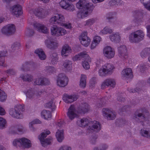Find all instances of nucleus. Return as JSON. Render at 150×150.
Returning a JSON list of instances; mask_svg holds the SVG:
<instances>
[{
  "mask_svg": "<svg viewBox=\"0 0 150 150\" xmlns=\"http://www.w3.org/2000/svg\"><path fill=\"white\" fill-rule=\"evenodd\" d=\"M76 8L82 9L79 11L77 16L79 18H84L90 15L92 12L94 6L88 0H79L76 4Z\"/></svg>",
  "mask_w": 150,
  "mask_h": 150,
  "instance_id": "nucleus-1",
  "label": "nucleus"
},
{
  "mask_svg": "<svg viewBox=\"0 0 150 150\" xmlns=\"http://www.w3.org/2000/svg\"><path fill=\"white\" fill-rule=\"evenodd\" d=\"M77 123L79 126L86 127L87 131L88 133L93 131L98 132L101 129L99 123L98 122L96 121L89 122V120L86 118L81 119L78 121Z\"/></svg>",
  "mask_w": 150,
  "mask_h": 150,
  "instance_id": "nucleus-2",
  "label": "nucleus"
},
{
  "mask_svg": "<svg viewBox=\"0 0 150 150\" xmlns=\"http://www.w3.org/2000/svg\"><path fill=\"white\" fill-rule=\"evenodd\" d=\"M24 110V106L20 104L15 105L13 108L10 109L9 111V115L12 117L19 119L22 116V113Z\"/></svg>",
  "mask_w": 150,
  "mask_h": 150,
  "instance_id": "nucleus-3",
  "label": "nucleus"
},
{
  "mask_svg": "<svg viewBox=\"0 0 150 150\" xmlns=\"http://www.w3.org/2000/svg\"><path fill=\"white\" fill-rule=\"evenodd\" d=\"M89 106L87 104H86L84 108H83L81 111H76L75 107L74 105H71L68 110L67 115L69 118L72 120L75 117H77L79 113L87 112L89 110Z\"/></svg>",
  "mask_w": 150,
  "mask_h": 150,
  "instance_id": "nucleus-4",
  "label": "nucleus"
},
{
  "mask_svg": "<svg viewBox=\"0 0 150 150\" xmlns=\"http://www.w3.org/2000/svg\"><path fill=\"white\" fill-rule=\"evenodd\" d=\"M115 69L114 66L110 63H107L100 68L98 71L99 75L101 77H104L106 75L111 74Z\"/></svg>",
  "mask_w": 150,
  "mask_h": 150,
  "instance_id": "nucleus-5",
  "label": "nucleus"
},
{
  "mask_svg": "<svg viewBox=\"0 0 150 150\" xmlns=\"http://www.w3.org/2000/svg\"><path fill=\"white\" fill-rule=\"evenodd\" d=\"M144 36V33L141 30H138L131 33L129 37V41L132 43L138 42L142 40Z\"/></svg>",
  "mask_w": 150,
  "mask_h": 150,
  "instance_id": "nucleus-6",
  "label": "nucleus"
},
{
  "mask_svg": "<svg viewBox=\"0 0 150 150\" xmlns=\"http://www.w3.org/2000/svg\"><path fill=\"white\" fill-rule=\"evenodd\" d=\"M149 113L144 111L139 110L138 112L135 113L134 119L137 122H142L145 123H148L149 122Z\"/></svg>",
  "mask_w": 150,
  "mask_h": 150,
  "instance_id": "nucleus-7",
  "label": "nucleus"
},
{
  "mask_svg": "<svg viewBox=\"0 0 150 150\" xmlns=\"http://www.w3.org/2000/svg\"><path fill=\"white\" fill-rule=\"evenodd\" d=\"M50 133V131L48 130H45L38 136V138L40 140L42 146L44 147L50 144L52 138L50 137L44 139L47 135Z\"/></svg>",
  "mask_w": 150,
  "mask_h": 150,
  "instance_id": "nucleus-8",
  "label": "nucleus"
},
{
  "mask_svg": "<svg viewBox=\"0 0 150 150\" xmlns=\"http://www.w3.org/2000/svg\"><path fill=\"white\" fill-rule=\"evenodd\" d=\"M50 33L54 36L59 37L64 35L67 33V30L62 27L53 25L50 28Z\"/></svg>",
  "mask_w": 150,
  "mask_h": 150,
  "instance_id": "nucleus-9",
  "label": "nucleus"
},
{
  "mask_svg": "<svg viewBox=\"0 0 150 150\" xmlns=\"http://www.w3.org/2000/svg\"><path fill=\"white\" fill-rule=\"evenodd\" d=\"M15 31V26L13 24H8L3 27L1 30V33L6 35H11Z\"/></svg>",
  "mask_w": 150,
  "mask_h": 150,
  "instance_id": "nucleus-10",
  "label": "nucleus"
},
{
  "mask_svg": "<svg viewBox=\"0 0 150 150\" xmlns=\"http://www.w3.org/2000/svg\"><path fill=\"white\" fill-rule=\"evenodd\" d=\"M62 122H60L57 124V129L56 132L55 137L57 141L62 142L64 138L63 129L62 128Z\"/></svg>",
  "mask_w": 150,
  "mask_h": 150,
  "instance_id": "nucleus-11",
  "label": "nucleus"
},
{
  "mask_svg": "<svg viewBox=\"0 0 150 150\" xmlns=\"http://www.w3.org/2000/svg\"><path fill=\"white\" fill-rule=\"evenodd\" d=\"M86 31L82 32L79 37V40L82 45L85 47H88L91 42V38L88 36Z\"/></svg>",
  "mask_w": 150,
  "mask_h": 150,
  "instance_id": "nucleus-12",
  "label": "nucleus"
},
{
  "mask_svg": "<svg viewBox=\"0 0 150 150\" xmlns=\"http://www.w3.org/2000/svg\"><path fill=\"white\" fill-rule=\"evenodd\" d=\"M68 79L64 74H60L58 76L57 80V85L60 87H64L68 83Z\"/></svg>",
  "mask_w": 150,
  "mask_h": 150,
  "instance_id": "nucleus-13",
  "label": "nucleus"
},
{
  "mask_svg": "<svg viewBox=\"0 0 150 150\" xmlns=\"http://www.w3.org/2000/svg\"><path fill=\"white\" fill-rule=\"evenodd\" d=\"M64 16L61 14H54L50 18L49 23L51 24L57 23L60 25L62 22L64 20Z\"/></svg>",
  "mask_w": 150,
  "mask_h": 150,
  "instance_id": "nucleus-14",
  "label": "nucleus"
},
{
  "mask_svg": "<svg viewBox=\"0 0 150 150\" xmlns=\"http://www.w3.org/2000/svg\"><path fill=\"white\" fill-rule=\"evenodd\" d=\"M103 54L107 59H111L114 57L115 52L114 49L111 47L107 46L104 48Z\"/></svg>",
  "mask_w": 150,
  "mask_h": 150,
  "instance_id": "nucleus-15",
  "label": "nucleus"
},
{
  "mask_svg": "<svg viewBox=\"0 0 150 150\" xmlns=\"http://www.w3.org/2000/svg\"><path fill=\"white\" fill-rule=\"evenodd\" d=\"M35 29L38 32L44 34H47L49 33L48 28L45 25L36 23L33 25Z\"/></svg>",
  "mask_w": 150,
  "mask_h": 150,
  "instance_id": "nucleus-16",
  "label": "nucleus"
},
{
  "mask_svg": "<svg viewBox=\"0 0 150 150\" xmlns=\"http://www.w3.org/2000/svg\"><path fill=\"white\" fill-rule=\"evenodd\" d=\"M59 6L62 8L69 11H73L75 8L74 5L65 0H61L59 3Z\"/></svg>",
  "mask_w": 150,
  "mask_h": 150,
  "instance_id": "nucleus-17",
  "label": "nucleus"
},
{
  "mask_svg": "<svg viewBox=\"0 0 150 150\" xmlns=\"http://www.w3.org/2000/svg\"><path fill=\"white\" fill-rule=\"evenodd\" d=\"M10 11L12 14L16 16L22 13V7L19 5H15L12 6L10 8Z\"/></svg>",
  "mask_w": 150,
  "mask_h": 150,
  "instance_id": "nucleus-18",
  "label": "nucleus"
},
{
  "mask_svg": "<svg viewBox=\"0 0 150 150\" xmlns=\"http://www.w3.org/2000/svg\"><path fill=\"white\" fill-rule=\"evenodd\" d=\"M79 98V96L76 94L68 95L65 94L64 95L63 99L66 103H71L76 100Z\"/></svg>",
  "mask_w": 150,
  "mask_h": 150,
  "instance_id": "nucleus-19",
  "label": "nucleus"
},
{
  "mask_svg": "<svg viewBox=\"0 0 150 150\" xmlns=\"http://www.w3.org/2000/svg\"><path fill=\"white\" fill-rule=\"evenodd\" d=\"M103 113L104 117L109 120H113L115 118L116 116L114 112L108 108L103 109Z\"/></svg>",
  "mask_w": 150,
  "mask_h": 150,
  "instance_id": "nucleus-20",
  "label": "nucleus"
},
{
  "mask_svg": "<svg viewBox=\"0 0 150 150\" xmlns=\"http://www.w3.org/2000/svg\"><path fill=\"white\" fill-rule=\"evenodd\" d=\"M71 52V48L68 45H64L61 50V55L63 57H65L69 56Z\"/></svg>",
  "mask_w": 150,
  "mask_h": 150,
  "instance_id": "nucleus-21",
  "label": "nucleus"
},
{
  "mask_svg": "<svg viewBox=\"0 0 150 150\" xmlns=\"http://www.w3.org/2000/svg\"><path fill=\"white\" fill-rule=\"evenodd\" d=\"M119 56L125 58L127 57V52L126 47L125 45H122L117 48Z\"/></svg>",
  "mask_w": 150,
  "mask_h": 150,
  "instance_id": "nucleus-22",
  "label": "nucleus"
},
{
  "mask_svg": "<svg viewBox=\"0 0 150 150\" xmlns=\"http://www.w3.org/2000/svg\"><path fill=\"white\" fill-rule=\"evenodd\" d=\"M46 46L48 48L51 49L58 46L57 41L54 40L51 38H48L45 42Z\"/></svg>",
  "mask_w": 150,
  "mask_h": 150,
  "instance_id": "nucleus-23",
  "label": "nucleus"
},
{
  "mask_svg": "<svg viewBox=\"0 0 150 150\" xmlns=\"http://www.w3.org/2000/svg\"><path fill=\"white\" fill-rule=\"evenodd\" d=\"M116 83L115 80L113 79H105L102 83L101 87L102 88H105L106 86H110L114 87Z\"/></svg>",
  "mask_w": 150,
  "mask_h": 150,
  "instance_id": "nucleus-24",
  "label": "nucleus"
},
{
  "mask_svg": "<svg viewBox=\"0 0 150 150\" xmlns=\"http://www.w3.org/2000/svg\"><path fill=\"white\" fill-rule=\"evenodd\" d=\"M122 77L123 79H125L132 76V69L130 68H126L124 69L122 72Z\"/></svg>",
  "mask_w": 150,
  "mask_h": 150,
  "instance_id": "nucleus-25",
  "label": "nucleus"
},
{
  "mask_svg": "<svg viewBox=\"0 0 150 150\" xmlns=\"http://www.w3.org/2000/svg\"><path fill=\"white\" fill-rule=\"evenodd\" d=\"M20 139L21 147L29 148L31 146V142L28 139L25 137H22Z\"/></svg>",
  "mask_w": 150,
  "mask_h": 150,
  "instance_id": "nucleus-26",
  "label": "nucleus"
},
{
  "mask_svg": "<svg viewBox=\"0 0 150 150\" xmlns=\"http://www.w3.org/2000/svg\"><path fill=\"white\" fill-rule=\"evenodd\" d=\"M110 40L116 42H119L120 40V36L118 33H113L109 36Z\"/></svg>",
  "mask_w": 150,
  "mask_h": 150,
  "instance_id": "nucleus-27",
  "label": "nucleus"
},
{
  "mask_svg": "<svg viewBox=\"0 0 150 150\" xmlns=\"http://www.w3.org/2000/svg\"><path fill=\"white\" fill-rule=\"evenodd\" d=\"M34 13L36 16L40 18H44L49 15V12L45 11V12H42V10L40 9L36 11Z\"/></svg>",
  "mask_w": 150,
  "mask_h": 150,
  "instance_id": "nucleus-28",
  "label": "nucleus"
},
{
  "mask_svg": "<svg viewBox=\"0 0 150 150\" xmlns=\"http://www.w3.org/2000/svg\"><path fill=\"white\" fill-rule=\"evenodd\" d=\"M140 133L141 136L148 138H150V130L143 128L141 129Z\"/></svg>",
  "mask_w": 150,
  "mask_h": 150,
  "instance_id": "nucleus-29",
  "label": "nucleus"
},
{
  "mask_svg": "<svg viewBox=\"0 0 150 150\" xmlns=\"http://www.w3.org/2000/svg\"><path fill=\"white\" fill-rule=\"evenodd\" d=\"M113 31L109 26H106L100 32L99 34L101 35H106L111 33Z\"/></svg>",
  "mask_w": 150,
  "mask_h": 150,
  "instance_id": "nucleus-30",
  "label": "nucleus"
},
{
  "mask_svg": "<svg viewBox=\"0 0 150 150\" xmlns=\"http://www.w3.org/2000/svg\"><path fill=\"white\" fill-rule=\"evenodd\" d=\"M41 117L45 119L48 120L51 117V112L46 110H43L41 112Z\"/></svg>",
  "mask_w": 150,
  "mask_h": 150,
  "instance_id": "nucleus-31",
  "label": "nucleus"
},
{
  "mask_svg": "<svg viewBox=\"0 0 150 150\" xmlns=\"http://www.w3.org/2000/svg\"><path fill=\"white\" fill-rule=\"evenodd\" d=\"M87 77L86 75L81 74V75L79 86L81 88H84L86 87Z\"/></svg>",
  "mask_w": 150,
  "mask_h": 150,
  "instance_id": "nucleus-32",
  "label": "nucleus"
},
{
  "mask_svg": "<svg viewBox=\"0 0 150 150\" xmlns=\"http://www.w3.org/2000/svg\"><path fill=\"white\" fill-rule=\"evenodd\" d=\"M41 123V121L38 119H35L30 122L29 124V127L30 130L32 132L34 131L35 129L33 127V125L35 124H40Z\"/></svg>",
  "mask_w": 150,
  "mask_h": 150,
  "instance_id": "nucleus-33",
  "label": "nucleus"
},
{
  "mask_svg": "<svg viewBox=\"0 0 150 150\" xmlns=\"http://www.w3.org/2000/svg\"><path fill=\"white\" fill-rule=\"evenodd\" d=\"M35 53L38 55L40 58L41 60H44L46 56L44 52L41 49H38L35 51Z\"/></svg>",
  "mask_w": 150,
  "mask_h": 150,
  "instance_id": "nucleus-34",
  "label": "nucleus"
},
{
  "mask_svg": "<svg viewBox=\"0 0 150 150\" xmlns=\"http://www.w3.org/2000/svg\"><path fill=\"white\" fill-rule=\"evenodd\" d=\"M12 145L14 146L16 148L21 147L20 138L14 139L12 142Z\"/></svg>",
  "mask_w": 150,
  "mask_h": 150,
  "instance_id": "nucleus-35",
  "label": "nucleus"
},
{
  "mask_svg": "<svg viewBox=\"0 0 150 150\" xmlns=\"http://www.w3.org/2000/svg\"><path fill=\"white\" fill-rule=\"evenodd\" d=\"M80 54L81 58H83L85 59H87L88 61L89 62H91V59L88 54L87 52L85 51L83 52H80Z\"/></svg>",
  "mask_w": 150,
  "mask_h": 150,
  "instance_id": "nucleus-36",
  "label": "nucleus"
},
{
  "mask_svg": "<svg viewBox=\"0 0 150 150\" xmlns=\"http://www.w3.org/2000/svg\"><path fill=\"white\" fill-rule=\"evenodd\" d=\"M63 66L67 70H70L72 69V63L70 61H66L64 62Z\"/></svg>",
  "mask_w": 150,
  "mask_h": 150,
  "instance_id": "nucleus-37",
  "label": "nucleus"
},
{
  "mask_svg": "<svg viewBox=\"0 0 150 150\" xmlns=\"http://www.w3.org/2000/svg\"><path fill=\"white\" fill-rule=\"evenodd\" d=\"M91 62L88 61L86 59H85L81 62V65L84 69L88 70L90 68L89 62Z\"/></svg>",
  "mask_w": 150,
  "mask_h": 150,
  "instance_id": "nucleus-38",
  "label": "nucleus"
},
{
  "mask_svg": "<svg viewBox=\"0 0 150 150\" xmlns=\"http://www.w3.org/2000/svg\"><path fill=\"white\" fill-rule=\"evenodd\" d=\"M7 98V96L6 93L0 89V101L4 102L6 100Z\"/></svg>",
  "mask_w": 150,
  "mask_h": 150,
  "instance_id": "nucleus-39",
  "label": "nucleus"
},
{
  "mask_svg": "<svg viewBox=\"0 0 150 150\" xmlns=\"http://www.w3.org/2000/svg\"><path fill=\"white\" fill-rule=\"evenodd\" d=\"M21 77L24 81H27L28 82H31L33 79V76L30 75H26L25 76L23 75H21Z\"/></svg>",
  "mask_w": 150,
  "mask_h": 150,
  "instance_id": "nucleus-40",
  "label": "nucleus"
},
{
  "mask_svg": "<svg viewBox=\"0 0 150 150\" xmlns=\"http://www.w3.org/2000/svg\"><path fill=\"white\" fill-rule=\"evenodd\" d=\"M44 79L42 78L36 79L34 81V84L37 85H42L44 84Z\"/></svg>",
  "mask_w": 150,
  "mask_h": 150,
  "instance_id": "nucleus-41",
  "label": "nucleus"
},
{
  "mask_svg": "<svg viewBox=\"0 0 150 150\" xmlns=\"http://www.w3.org/2000/svg\"><path fill=\"white\" fill-rule=\"evenodd\" d=\"M60 25L68 29H71L72 28V26L71 24L69 23H65V18L64 17V20L62 22Z\"/></svg>",
  "mask_w": 150,
  "mask_h": 150,
  "instance_id": "nucleus-42",
  "label": "nucleus"
},
{
  "mask_svg": "<svg viewBox=\"0 0 150 150\" xmlns=\"http://www.w3.org/2000/svg\"><path fill=\"white\" fill-rule=\"evenodd\" d=\"M46 106L47 108L50 109L52 111L54 110L56 108L55 105L53 100H51L50 102L47 103L46 105Z\"/></svg>",
  "mask_w": 150,
  "mask_h": 150,
  "instance_id": "nucleus-43",
  "label": "nucleus"
},
{
  "mask_svg": "<svg viewBox=\"0 0 150 150\" xmlns=\"http://www.w3.org/2000/svg\"><path fill=\"white\" fill-rule=\"evenodd\" d=\"M145 7L148 10L150 11V0H140Z\"/></svg>",
  "mask_w": 150,
  "mask_h": 150,
  "instance_id": "nucleus-44",
  "label": "nucleus"
},
{
  "mask_svg": "<svg viewBox=\"0 0 150 150\" xmlns=\"http://www.w3.org/2000/svg\"><path fill=\"white\" fill-rule=\"evenodd\" d=\"M96 19L95 18L88 19L85 21V25L91 26L96 22Z\"/></svg>",
  "mask_w": 150,
  "mask_h": 150,
  "instance_id": "nucleus-45",
  "label": "nucleus"
},
{
  "mask_svg": "<svg viewBox=\"0 0 150 150\" xmlns=\"http://www.w3.org/2000/svg\"><path fill=\"white\" fill-rule=\"evenodd\" d=\"M6 121L5 119L0 117V129L4 128L6 125Z\"/></svg>",
  "mask_w": 150,
  "mask_h": 150,
  "instance_id": "nucleus-46",
  "label": "nucleus"
},
{
  "mask_svg": "<svg viewBox=\"0 0 150 150\" xmlns=\"http://www.w3.org/2000/svg\"><path fill=\"white\" fill-rule=\"evenodd\" d=\"M24 93L26 94L27 97L29 98H31L34 96V92L33 90L31 89L25 91Z\"/></svg>",
  "mask_w": 150,
  "mask_h": 150,
  "instance_id": "nucleus-47",
  "label": "nucleus"
},
{
  "mask_svg": "<svg viewBox=\"0 0 150 150\" xmlns=\"http://www.w3.org/2000/svg\"><path fill=\"white\" fill-rule=\"evenodd\" d=\"M101 38L100 36L96 35L93 37V41L98 45L101 41Z\"/></svg>",
  "mask_w": 150,
  "mask_h": 150,
  "instance_id": "nucleus-48",
  "label": "nucleus"
},
{
  "mask_svg": "<svg viewBox=\"0 0 150 150\" xmlns=\"http://www.w3.org/2000/svg\"><path fill=\"white\" fill-rule=\"evenodd\" d=\"M71 146L67 145H64L61 146L59 150H71Z\"/></svg>",
  "mask_w": 150,
  "mask_h": 150,
  "instance_id": "nucleus-49",
  "label": "nucleus"
},
{
  "mask_svg": "<svg viewBox=\"0 0 150 150\" xmlns=\"http://www.w3.org/2000/svg\"><path fill=\"white\" fill-rule=\"evenodd\" d=\"M17 131L21 133L25 131L24 127L21 125H20L17 127Z\"/></svg>",
  "mask_w": 150,
  "mask_h": 150,
  "instance_id": "nucleus-50",
  "label": "nucleus"
},
{
  "mask_svg": "<svg viewBox=\"0 0 150 150\" xmlns=\"http://www.w3.org/2000/svg\"><path fill=\"white\" fill-rule=\"evenodd\" d=\"M81 58L80 53L75 55L72 58V59L74 61L80 60Z\"/></svg>",
  "mask_w": 150,
  "mask_h": 150,
  "instance_id": "nucleus-51",
  "label": "nucleus"
},
{
  "mask_svg": "<svg viewBox=\"0 0 150 150\" xmlns=\"http://www.w3.org/2000/svg\"><path fill=\"white\" fill-rule=\"evenodd\" d=\"M145 68V65L143 64H141L137 67V69L138 71H142Z\"/></svg>",
  "mask_w": 150,
  "mask_h": 150,
  "instance_id": "nucleus-52",
  "label": "nucleus"
},
{
  "mask_svg": "<svg viewBox=\"0 0 150 150\" xmlns=\"http://www.w3.org/2000/svg\"><path fill=\"white\" fill-rule=\"evenodd\" d=\"M53 56L54 57V58L52 60V64H54L53 63L54 62V64H55L57 62V55L55 53L54 54Z\"/></svg>",
  "mask_w": 150,
  "mask_h": 150,
  "instance_id": "nucleus-53",
  "label": "nucleus"
},
{
  "mask_svg": "<svg viewBox=\"0 0 150 150\" xmlns=\"http://www.w3.org/2000/svg\"><path fill=\"white\" fill-rule=\"evenodd\" d=\"M98 45V44L94 42L93 41H92L90 46V48L91 49H95L97 46Z\"/></svg>",
  "mask_w": 150,
  "mask_h": 150,
  "instance_id": "nucleus-54",
  "label": "nucleus"
},
{
  "mask_svg": "<svg viewBox=\"0 0 150 150\" xmlns=\"http://www.w3.org/2000/svg\"><path fill=\"white\" fill-rule=\"evenodd\" d=\"M6 114L5 110L0 105V115H4Z\"/></svg>",
  "mask_w": 150,
  "mask_h": 150,
  "instance_id": "nucleus-55",
  "label": "nucleus"
},
{
  "mask_svg": "<svg viewBox=\"0 0 150 150\" xmlns=\"http://www.w3.org/2000/svg\"><path fill=\"white\" fill-rule=\"evenodd\" d=\"M96 83V79L95 78H93L90 81V86L91 87L92 86H93V85L95 84Z\"/></svg>",
  "mask_w": 150,
  "mask_h": 150,
  "instance_id": "nucleus-56",
  "label": "nucleus"
},
{
  "mask_svg": "<svg viewBox=\"0 0 150 150\" xmlns=\"http://www.w3.org/2000/svg\"><path fill=\"white\" fill-rule=\"evenodd\" d=\"M48 70L49 72H55L56 70L55 68L52 67H48Z\"/></svg>",
  "mask_w": 150,
  "mask_h": 150,
  "instance_id": "nucleus-57",
  "label": "nucleus"
},
{
  "mask_svg": "<svg viewBox=\"0 0 150 150\" xmlns=\"http://www.w3.org/2000/svg\"><path fill=\"white\" fill-rule=\"evenodd\" d=\"M0 66L3 67H5L6 66L5 60L4 58H1L0 59Z\"/></svg>",
  "mask_w": 150,
  "mask_h": 150,
  "instance_id": "nucleus-58",
  "label": "nucleus"
},
{
  "mask_svg": "<svg viewBox=\"0 0 150 150\" xmlns=\"http://www.w3.org/2000/svg\"><path fill=\"white\" fill-rule=\"evenodd\" d=\"M147 30V36L150 38V25L147 26L146 27Z\"/></svg>",
  "mask_w": 150,
  "mask_h": 150,
  "instance_id": "nucleus-59",
  "label": "nucleus"
},
{
  "mask_svg": "<svg viewBox=\"0 0 150 150\" xmlns=\"http://www.w3.org/2000/svg\"><path fill=\"white\" fill-rule=\"evenodd\" d=\"M108 147V145L106 144H103L100 146L101 150H105L107 149Z\"/></svg>",
  "mask_w": 150,
  "mask_h": 150,
  "instance_id": "nucleus-60",
  "label": "nucleus"
},
{
  "mask_svg": "<svg viewBox=\"0 0 150 150\" xmlns=\"http://www.w3.org/2000/svg\"><path fill=\"white\" fill-rule=\"evenodd\" d=\"M149 49L147 48L145 49L141 53V55L142 57H143L142 54L143 53H149Z\"/></svg>",
  "mask_w": 150,
  "mask_h": 150,
  "instance_id": "nucleus-61",
  "label": "nucleus"
},
{
  "mask_svg": "<svg viewBox=\"0 0 150 150\" xmlns=\"http://www.w3.org/2000/svg\"><path fill=\"white\" fill-rule=\"evenodd\" d=\"M14 71L12 69H9L7 71L6 73L12 75L14 73Z\"/></svg>",
  "mask_w": 150,
  "mask_h": 150,
  "instance_id": "nucleus-62",
  "label": "nucleus"
},
{
  "mask_svg": "<svg viewBox=\"0 0 150 150\" xmlns=\"http://www.w3.org/2000/svg\"><path fill=\"white\" fill-rule=\"evenodd\" d=\"M105 0H92V2L95 4L104 1Z\"/></svg>",
  "mask_w": 150,
  "mask_h": 150,
  "instance_id": "nucleus-63",
  "label": "nucleus"
},
{
  "mask_svg": "<svg viewBox=\"0 0 150 150\" xmlns=\"http://www.w3.org/2000/svg\"><path fill=\"white\" fill-rule=\"evenodd\" d=\"M0 150H6V149L3 146L0 144Z\"/></svg>",
  "mask_w": 150,
  "mask_h": 150,
  "instance_id": "nucleus-64",
  "label": "nucleus"
}]
</instances>
